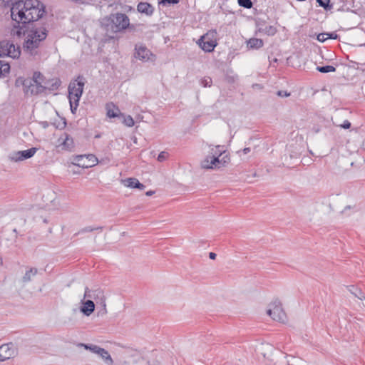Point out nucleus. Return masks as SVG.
I'll use <instances>...</instances> for the list:
<instances>
[{"mask_svg":"<svg viewBox=\"0 0 365 365\" xmlns=\"http://www.w3.org/2000/svg\"><path fill=\"white\" fill-rule=\"evenodd\" d=\"M327 36L328 38L331 39H336L339 37V36L335 32L328 34Z\"/></svg>","mask_w":365,"mask_h":365,"instance_id":"obj_44","label":"nucleus"},{"mask_svg":"<svg viewBox=\"0 0 365 365\" xmlns=\"http://www.w3.org/2000/svg\"><path fill=\"white\" fill-rule=\"evenodd\" d=\"M103 230V227H92V226H88L86 227L82 228L78 234L81 233H85V232H93L96 230H100L101 231Z\"/></svg>","mask_w":365,"mask_h":365,"instance_id":"obj_31","label":"nucleus"},{"mask_svg":"<svg viewBox=\"0 0 365 365\" xmlns=\"http://www.w3.org/2000/svg\"><path fill=\"white\" fill-rule=\"evenodd\" d=\"M258 26V31L260 33H264V34L272 36L277 34V29L274 26H265L264 24L259 23Z\"/></svg>","mask_w":365,"mask_h":365,"instance_id":"obj_15","label":"nucleus"},{"mask_svg":"<svg viewBox=\"0 0 365 365\" xmlns=\"http://www.w3.org/2000/svg\"><path fill=\"white\" fill-rule=\"evenodd\" d=\"M242 151H243L244 154H247L248 153L250 152V148H245L243 149Z\"/></svg>","mask_w":365,"mask_h":365,"instance_id":"obj_46","label":"nucleus"},{"mask_svg":"<svg viewBox=\"0 0 365 365\" xmlns=\"http://www.w3.org/2000/svg\"><path fill=\"white\" fill-rule=\"evenodd\" d=\"M179 2V0H158L160 4H176Z\"/></svg>","mask_w":365,"mask_h":365,"instance_id":"obj_38","label":"nucleus"},{"mask_svg":"<svg viewBox=\"0 0 365 365\" xmlns=\"http://www.w3.org/2000/svg\"><path fill=\"white\" fill-rule=\"evenodd\" d=\"M92 293H93V290L89 289L88 287H86L85 293H84V298L91 299L92 297H94L93 295H92Z\"/></svg>","mask_w":365,"mask_h":365,"instance_id":"obj_40","label":"nucleus"},{"mask_svg":"<svg viewBox=\"0 0 365 365\" xmlns=\"http://www.w3.org/2000/svg\"><path fill=\"white\" fill-rule=\"evenodd\" d=\"M351 292L355 295V297H358L360 299H363L365 298L364 294L361 292V290H359L357 288L354 287V286L351 287V289H350Z\"/></svg>","mask_w":365,"mask_h":365,"instance_id":"obj_33","label":"nucleus"},{"mask_svg":"<svg viewBox=\"0 0 365 365\" xmlns=\"http://www.w3.org/2000/svg\"><path fill=\"white\" fill-rule=\"evenodd\" d=\"M153 193H154V191L150 190V191L146 192V193H145V194H146V195H148V196H151V195H153Z\"/></svg>","mask_w":365,"mask_h":365,"instance_id":"obj_47","label":"nucleus"},{"mask_svg":"<svg viewBox=\"0 0 365 365\" xmlns=\"http://www.w3.org/2000/svg\"><path fill=\"white\" fill-rule=\"evenodd\" d=\"M137 10L138 12L145 14L146 15H151L153 13V7L148 2H140L137 6Z\"/></svg>","mask_w":365,"mask_h":365,"instance_id":"obj_19","label":"nucleus"},{"mask_svg":"<svg viewBox=\"0 0 365 365\" xmlns=\"http://www.w3.org/2000/svg\"><path fill=\"white\" fill-rule=\"evenodd\" d=\"M36 151L37 148H31L26 150L15 152L10 157V159L14 162L26 160L33 157Z\"/></svg>","mask_w":365,"mask_h":365,"instance_id":"obj_9","label":"nucleus"},{"mask_svg":"<svg viewBox=\"0 0 365 365\" xmlns=\"http://www.w3.org/2000/svg\"><path fill=\"white\" fill-rule=\"evenodd\" d=\"M38 272V269L35 267L31 268L29 270L26 271L24 277H22V282L24 283H27L31 280V277L35 276Z\"/></svg>","mask_w":365,"mask_h":365,"instance_id":"obj_22","label":"nucleus"},{"mask_svg":"<svg viewBox=\"0 0 365 365\" xmlns=\"http://www.w3.org/2000/svg\"><path fill=\"white\" fill-rule=\"evenodd\" d=\"M85 83L86 78L83 76H78L76 79L71 81L68 88V99H73L76 101H79L83 94Z\"/></svg>","mask_w":365,"mask_h":365,"instance_id":"obj_5","label":"nucleus"},{"mask_svg":"<svg viewBox=\"0 0 365 365\" xmlns=\"http://www.w3.org/2000/svg\"><path fill=\"white\" fill-rule=\"evenodd\" d=\"M317 2L326 11H329L333 8V4L331 3L330 0H317Z\"/></svg>","mask_w":365,"mask_h":365,"instance_id":"obj_28","label":"nucleus"},{"mask_svg":"<svg viewBox=\"0 0 365 365\" xmlns=\"http://www.w3.org/2000/svg\"><path fill=\"white\" fill-rule=\"evenodd\" d=\"M120 117L123 119V123L128 127H133L135 124V121L131 115H125L123 113H120Z\"/></svg>","mask_w":365,"mask_h":365,"instance_id":"obj_25","label":"nucleus"},{"mask_svg":"<svg viewBox=\"0 0 365 365\" xmlns=\"http://www.w3.org/2000/svg\"><path fill=\"white\" fill-rule=\"evenodd\" d=\"M212 83V80L210 77H205L201 80L200 84L203 87H210Z\"/></svg>","mask_w":365,"mask_h":365,"instance_id":"obj_36","label":"nucleus"},{"mask_svg":"<svg viewBox=\"0 0 365 365\" xmlns=\"http://www.w3.org/2000/svg\"><path fill=\"white\" fill-rule=\"evenodd\" d=\"M15 354L16 350L11 344H5L0 346V362L13 358Z\"/></svg>","mask_w":365,"mask_h":365,"instance_id":"obj_10","label":"nucleus"},{"mask_svg":"<svg viewBox=\"0 0 365 365\" xmlns=\"http://www.w3.org/2000/svg\"><path fill=\"white\" fill-rule=\"evenodd\" d=\"M21 50L19 46H16L9 41H0V57L9 56L16 58L20 56Z\"/></svg>","mask_w":365,"mask_h":365,"instance_id":"obj_6","label":"nucleus"},{"mask_svg":"<svg viewBox=\"0 0 365 365\" xmlns=\"http://www.w3.org/2000/svg\"><path fill=\"white\" fill-rule=\"evenodd\" d=\"M317 71H318L320 73H327L329 72H334L336 71V68L333 66H317Z\"/></svg>","mask_w":365,"mask_h":365,"instance_id":"obj_27","label":"nucleus"},{"mask_svg":"<svg viewBox=\"0 0 365 365\" xmlns=\"http://www.w3.org/2000/svg\"><path fill=\"white\" fill-rule=\"evenodd\" d=\"M10 71V65L0 60V78L6 77Z\"/></svg>","mask_w":365,"mask_h":365,"instance_id":"obj_23","label":"nucleus"},{"mask_svg":"<svg viewBox=\"0 0 365 365\" xmlns=\"http://www.w3.org/2000/svg\"><path fill=\"white\" fill-rule=\"evenodd\" d=\"M48 24L44 22L29 24L23 31L24 41L22 48L26 53L32 56L39 55V48L43 46L48 36Z\"/></svg>","mask_w":365,"mask_h":365,"instance_id":"obj_2","label":"nucleus"},{"mask_svg":"<svg viewBox=\"0 0 365 365\" xmlns=\"http://www.w3.org/2000/svg\"><path fill=\"white\" fill-rule=\"evenodd\" d=\"M237 79V76L233 72L232 69H227L225 73V80L230 83H233Z\"/></svg>","mask_w":365,"mask_h":365,"instance_id":"obj_24","label":"nucleus"},{"mask_svg":"<svg viewBox=\"0 0 365 365\" xmlns=\"http://www.w3.org/2000/svg\"><path fill=\"white\" fill-rule=\"evenodd\" d=\"M339 127L344 129H349L351 128V123L348 120H345L342 124L339 125Z\"/></svg>","mask_w":365,"mask_h":365,"instance_id":"obj_41","label":"nucleus"},{"mask_svg":"<svg viewBox=\"0 0 365 365\" xmlns=\"http://www.w3.org/2000/svg\"><path fill=\"white\" fill-rule=\"evenodd\" d=\"M21 28H20V29L19 31H17V32H16L17 35H19V36L21 35Z\"/></svg>","mask_w":365,"mask_h":365,"instance_id":"obj_48","label":"nucleus"},{"mask_svg":"<svg viewBox=\"0 0 365 365\" xmlns=\"http://www.w3.org/2000/svg\"><path fill=\"white\" fill-rule=\"evenodd\" d=\"M277 95H278L279 96H281V97H284V96H285V97H287V96H290V93H288L287 91H279L277 92Z\"/></svg>","mask_w":365,"mask_h":365,"instance_id":"obj_43","label":"nucleus"},{"mask_svg":"<svg viewBox=\"0 0 365 365\" xmlns=\"http://www.w3.org/2000/svg\"><path fill=\"white\" fill-rule=\"evenodd\" d=\"M328 33H321L317 35V40L320 42H324L327 39H328Z\"/></svg>","mask_w":365,"mask_h":365,"instance_id":"obj_39","label":"nucleus"},{"mask_svg":"<svg viewBox=\"0 0 365 365\" xmlns=\"http://www.w3.org/2000/svg\"><path fill=\"white\" fill-rule=\"evenodd\" d=\"M120 6V11L113 12L103 17L101 20V26L106 31L108 35L118 33H123L126 30H134L135 26L130 22V19L127 14L134 12L135 9L129 5Z\"/></svg>","mask_w":365,"mask_h":365,"instance_id":"obj_3","label":"nucleus"},{"mask_svg":"<svg viewBox=\"0 0 365 365\" xmlns=\"http://www.w3.org/2000/svg\"><path fill=\"white\" fill-rule=\"evenodd\" d=\"M61 84V81L58 78L55 79H51L48 80L46 81H44V83L43 85V91L46 92V91L48 90L49 91H53L60 87Z\"/></svg>","mask_w":365,"mask_h":365,"instance_id":"obj_13","label":"nucleus"},{"mask_svg":"<svg viewBox=\"0 0 365 365\" xmlns=\"http://www.w3.org/2000/svg\"><path fill=\"white\" fill-rule=\"evenodd\" d=\"M217 257V255L214 252H210L209 253V257L211 259H215Z\"/></svg>","mask_w":365,"mask_h":365,"instance_id":"obj_45","label":"nucleus"},{"mask_svg":"<svg viewBox=\"0 0 365 365\" xmlns=\"http://www.w3.org/2000/svg\"><path fill=\"white\" fill-rule=\"evenodd\" d=\"M69 103L71 107V110L73 114H75L76 112V110L79 105V101H76L75 100L69 99Z\"/></svg>","mask_w":365,"mask_h":365,"instance_id":"obj_34","label":"nucleus"},{"mask_svg":"<svg viewBox=\"0 0 365 365\" xmlns=\"http://www.w3.org/2000/svg\"><path fill=\"white\" fill-rule=\"evenodd\" d=\"M92 295H93L94 297L91 299H94L97 304L101 303L103 307V309L106 312V298L103 290L101 289H93Z\"/></svg>","mask_w":365,"mask_h":365,"instance_id":"obj_16","label":"nucleus"},{"mask_svg":"<svg viewBox=\"0 0 365 365\" xmlns=\"http://www.w3.org/2000/svg\"><path fill=\"white\" fill-rule=\"evenodd\" d=\"M86 349L91 350L92 352L99 355L100 353L103 352V348H101L97 345H88L83 344Z\"/></svg>","mask_w":365,"mask_h":365,"instance_id":"obj_29","label":"nucleus"},{"mask_svg":"<svg viewBox=\"0 0 365 365\" xmlns=\"http://www.w3.org/2000/svg\"><path fill=\"white\" fill-rule=\"evenodd\" d=\"M213 34H216V31L207 33L206 34L202 36L197 41V43L200 46V47L205 52L212 51L217 46L216 41L212 39L210 37V36H212Z\"/></svg>","mask_w":365,"mask_h":365,"instance_id":"obj_7","label":"nucleus"},{"mask_svg":"<svg viewBox=\"0 0 365 365\" xmlns=\"http://www.w3.org/2000/svg\"><path fill=\"white\" fill-rule=\"evenodd\" d=\"M99 356L104 360V362L108 365H112L113 364V359L107 350L103 349V352L99 354Z\"/></svg>","mask_w":365,"mask_h":365,"instance_id":"obj_26","label":"nucleus"},{"mask_svg":"<svg viewBox=\"0 0 365 365\" xmlns=\"http://www.w3.org/2000/svg\"><path fill=\"white\" fill-rule=\"evenodd\" d=\"M225 153L223 146L217 145L214 148L211 149L210 155H207L205 160L202 161L201 165L205 169H214L222 168V160L220 159V157Z\"/></svg>","mask_w":365,"mask_h":365,"instance_id":"obj_4","label":"nucleus"},{"mask_svg":"<svg viewBox=\"0 0 365 365\" xmlns=\"http://www.w3.org/2000/svg\"><path fill=\"white\" fill-rule=\"evenodd\" d=\"M135 58L143 61H148L150 56H153L151 51L143 45H135Z\"/></svg>","mask_w":365,"mask_h":365,"instance_id":"obj_11","label":"nucleus"},{"mask_svg":"<svg viewBox=\"0 0 365 365\" xmlns=\"http://www.w3.org/2000/svg\"><path fill=\"white\" fill-rule=\"evenodd\" d=\"M101 137V134H97L95 135V138H99Z\"/></svg>","mask_w":365,"mask_h":365,"instance_id":"obj_49","label":"nucleus"},{"mask_svg":"<svg viewBox=\"0 0 365 365\" xmlns=\"http://www.w3.org/2000/svg\"><path fill=\"white\" fill-rule=\"evenodd\" d=\"M267 313L270 316L274 321L279 322H284L286 319V314L282 308L281 303L279 301H275L273 303V307L269 309Z\"/></svg>","mask_w":365,"mask_h":365,"instance_id":"obj_8","label":"nucleus"},{"mask_svg":"<svg viewBox=\"0 0 365 365\" xmlns=\"http://www.w3.org/2000/svg\"><path fill=\"white\" fill-rule=\"evenodd\" d=\"M125 182H126L125 185L131 188H138L139 190H143L145 187V186L143 183L140 182L138 179L134 178H127L125 180Z\"/></svg>","mask_w":365,"mask_h":365,"instance_id":"obj_20","label":"nucleus"},{"mask_svg":"<svg viewBox=\"0 0 365 365\" xmlns=\"http://www.w3.org/2000/svg\"><path fill=\"white\" fill-rule=\"evenodd\" d=\"M95 310V304L91 300L86 301L81 307V312L86 316H90Z\"/></svg>","mask_w":365,"mask_h":365,"instance_id":"obj_18","label":"nucleus"},{"mask_svg":"<svg viewBox=\"0 0 365 365\" xmlns=\"http://www.w3.org/2000/svg\"><path fill=\"white\" fill-rule=\"evenodd\" d=\"M264 45V42L260 38H251L247 41V46L250 49H259Z\"/></svg>","mask_w":365,"mask_h":365,"instance_id":"obj_21","label":"nucleus"},{"mask_svg":"<svg viewBox=\"0 0 365 365\" xmlns=\"http://www.w3.org/2000/svg\"><path fill=\"white\" fill-rule=\"evenodd\" d=\"M220 160H222L223 165H222V167H224L225 166L226 164H227L230 162V158L228 156V155H225Z\"/></svg>","mask_w":365,"mask_h":365,"instance_id":"obj_42","label":"nucleus"},{"mask_svg":"<svg viewBox=\"0 0 365 365\" xmlns=\"http://www.w3.org/2000/svg\"><path fill=\"white\" fill-rule=\"evenodd\" d=\"M3 264V259L0 257V265Z\"/></svg>","mask_w":365,"mask_h":365,"instance_id":"obj_50","label":"nucleus"},{"mask_svg":"<svg viewBox=\"0 0 365 365\" xmlns=\"http://www.w3.org/2000/svg\"><path fill=\"white\" fill-rule=\"evenodd\" d=\"M92 158H95V160L97 161V158H96L93 155H91Z\"/></svg>","mask_w":365,"mask_h":365,"instance_id":"obj_51","label":"nucleus"},{"mask_svg":"<svg viewBox=\"0 0 365 365\" xmlns=\"http://www.w3.org/2000/svg\"><path fill=\"white\" fill-rule=\"evenodd\" d=\"M106 108L107 110V115L109 118H115V117H120V113H121L120 109L118 106H116L113 103H107L106 106Z\"/></svg>","mask_w":365,"mask_h":365,"instance_id":"obj_17","label":"nucleus"},{"mask_svg":"<svg viewBox=\"0 0 365 365\" xmlns=\"http://www.w3.org/2000/svg\"><path fill=\"white\" fill-rule=\"evenodd\" d=\"M24 86L26 88V93H30L31 95H38L44 93L43 84L41 83H34L29 81V85L25 83Z\"/></svg>","mask_w":365,"mask_h":365,"instance_id":"obj_12","label":"nucleus"},{"mask_svg":"<svg viewBox=\"0 0 365 365\" xmlns=\"http://www.w3.org/2000/svg\"><path fill=\"white\" fill-rule=\"evenodd\" d=\"M22 0H0V5L3 6H11L13 7L14 4L17 1H21Z\"/></svg>","mask_w":365,"mask_h":365,"instance_id":"obj_35","label":"nucleus"},{"mask_svg":"<svg viewBox=\"0 0 365 365\" xmlns=\"http://www.w3.org/2000/svg\"><path fill=\"white\" fill-rule=\"evenodd\" d=\"M45 13V6L39 0H25L17 1L11 7V17L17 24L14 27H19L21 23L38 22Z\"/></svg>","mask_w":365,"mask_h":365,"instance_id":"obj_1","label":"nucleus"},{"mask_svg":"<svg viewBox=\"0 0 365 365\" xmlns=\"http://www.w3.org/2000/svg\"><path fill=\"white\" fill-rule=\"evenodd\" d=\"M168 157V153L165 151H162L159 153L158 156V160L159 162H163Z\"/></svg>","mask_w":365,"mask_h":365,"instance_id":"obj_37","label":"nucleus"},{"mask_svg":"<svg viewBox=\"0 0 365 365\" xmlns=\"http://www.w3.org/2000/svg\"><path fill=\"white\" fill-rule=\"evenodd\" d=\"M61 138L63 140L61 144L63 149L71 151L74 148V141L70 135L64 133Z\"/></svg>","mask_w":365,"mask_h":365,"instance_id":"obj_14","label":"nucleus"},{"mask_svg":"<svg viewBox=\"0 0 365 365\" xmlns=\"http://www.w3.org/2000/svg\"><path fill=\"white\" fill-rule=\"evenodd\" d=\"M43 78V76L41 74V73L36 71L34 72L33 78L30 81H33L34 83H41L42 84L43 83H44Z\"/></svg>","mask_w":365,"mask_h":365,"instance_id":"obj_30","label":"nucleus"},{"mask_svg":"<svg viewBox=\"0 0 365 365\" xmlns=\"http://www.w3.org/2000/svg\"><path fill=\"white\" fill-rule=\"evenodd\" d=\"M239 6L245 9H251L253 4L251 0H237Z\"/></svg>","mask_w":365,"mask_h":365,"instance_id":"obj_32","label":"nucleus"}]
</instances>
